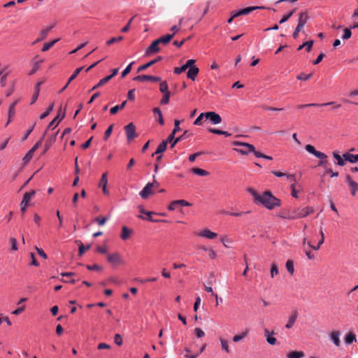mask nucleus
I'll return each instance as SVG.
<instances>
[{
    "label": "nucleus",
    "mask_w": 358,
    "mask_h": 358,
    "mask_svg": "<svg viewBox=\"0 0 358 358\" xmlns=\"http://www.w3.org/2000/svg\"><path fill=\"white\" fill-rule=\"evenodd\" d=\"M257 203L262 204L269 210L280 205V200L275 198L269 191H266L262 195H260Z\"/></svg>",
    "instance_id": "f257e3e1"
},
{
    "label": "nucleus",
    "mask_w": 358,
    "mask_h": 358,
    "mask_svg": "<svg viewBox=\"0 0 358 358\" xmlns=\"http://www.w3.org/2000/svg\"><path fill=\"white\" fill-rule=\"evenodd\" d=\"M234 144L241 147V148H234V150L241 155H248L250 152L255 154V152H257L255 150V146L250 143L235 141L234 142Z\"/></svg>",
    "instance_id": "f03ea898"
},
{
    "label": "nucleus",
    "mask_w": 358,
    "mask_h": 358,
    "mask_svg": "<svg viewBox=\"0 0 358 358\" xmlns=\"http://www.w3.org/2000/svg\"><path fill=\"white\" fill-rule=\"evenodd\" d=\"M294 216H287V217L289 218H301L304 217L309 215L310 213H312L314 212V209L312 207H306L303 208H299L297 210H294Z\"/></svg>",
    "instance_id": "7ed1b4c3"
},
{
    "label": "nucleus",
    "mask_w": 358,
    "mask_h": 358,
    "mask_svg": "<svg viewBox=\"0 0 358 358\" xmlns=\"http://www.w3.org/2000/svg\"><path fill=\"white\" fill-rule=\"evenodd\" d=\"M124 129L126 132L127 139L128 141L130 142L132 140H134L136 137H137V134L136 133V127L132 122H130L129 124L126 125Z\"/></svg>",
    "instance_id": "20e7f679"
},
{
    "label": "nucleus",
    "mask_w": 358,
    "mask_h": 358,
    "mask_svg": "<svg viewBox=\"0 0 358 358\" xmlns=\"http://www.w3.org/2000/svg\"><path fill=\"white\" fill-rule=\"evenodd\" d=\"M305 149L307 152L313 155L315 157L320 159V160L326 159L327 157V156L324 153L316 150L315 147L312 145H310V144L306 145L305 146Z\"/></svg>",
    "instance_id": "39448f33"
},
{
    "label": "nucleus",
    "mask_w": 358,
    "mask_h": 358,
    "mask_svg": "<svg viewBox=\"0 0 358 358\" xmlns=\"http://www.w3.org/2000/svg\"><path fill=\"white\" fill-rule=\"evenodd\" d=\"M205 118L209 120L213 124H218L222 122L220 115L213 111L205 113Z\"/></svg>",
    "instance_id": "423d86ee"
},
{
    "label": "nucleus",
    "mask_w": 358,
    "mask_h": 358,
    "mask_svg": "<svg viewBox=\"0 0 358 358\" xmlns=\"http://www.w3.org/2000/svg\"><path fill=\"white\" fill-rule=\"evenodd\" d=\"M135 81L143 82V81H152V82H159L161 78L158 76H148V75H140L133 79Z\"/></svg>",
    "instance_id": "0eeeda50"
},
{
    "label": "nucleus",
    "mask_w": 358,
    "mask_h": 358,
    "mask_svg": "<svg viewBox=\"0 0 358 358\" xmlns=\"http://www.w3.org/2000/svg\"><path fill=\"white\" fill-rule=\"evenodd\" d=\"M108 262L113 265L122 264H123V260L120 257V254L117 252H115L110 255H108L107 257Z\"/></svg>",
    "instance_id": "6e6552de"
},
{
    "label": "nucleus",
    "mask_w": 358,
    "mask_h": 358,
    "mask_svg": "<svg viewBox=\"0 0 358 358\" xmlns=\"http://www.w3.org/2000/svg\"><path fill=\"white\" fill-rule=\"evenodd\" d=\"M160 50L159 44L155 40L145 50V55L149 56L154 53L158 52Z\"/></svg>",
    "instance_id": "1a4fd4ad"
},
{
    "label": "nucleus",
    "mask_w": 358,
    "mask_h": 358,
    "mask_svg": "<svg viewBox=\"0 0 358 358\" xmlns=\"http://www.w3.org/2000/svg\"><path fill=\"white\" fill-rule=\"evenodd\" d=\"M345 180L348 182L349 186L350 187L351 194L352 196H355L357 192L358 191V183L354 181L352 177L349 175L346 176Z\"/></svg>",
    "instance_id": "9d476101"
},
{
    "label": "nucleus",
    "mask_w": 358,
    "mask_h": 358,
    "mask_svg": "<svg viewBox=\"0 0 358 358\" xmlns=\"http://www.w3.org/2000/svg\"><path fill=\"white\" fill-rule=\"evenodd\" d=\"M153 185L147 184L143 189L140 192L139 195L144 199L148 198V196L153 194Z\"/></svg>",
    "instance_id": "9b49d317"
},
{
    "label": "nucleus",
    "mask_w": 358,
    "mask_h": 358,
    "mask_svg": "<svg viewBox=\"0 0 358 358\" xmlns=\"http://www.w3.org/2000/svg\"><path fill=\"white\" fill-rule=\"evenodd\" d=\"M65 113H63L62 115L61 116L60 113L57 115V117H55L48 124L47 129H54L58 124L60 122V121L64 117Z\"/></svg>",
    "instance_id": "f8f14e48"
},
{
    "label": "nucleus",
    "mask_w": 358,
    "mask_h": 358,
    "mask_svg": "<svg viewBox=\"0 0 358 358\" xmlns=\"http://www.w3.org/2000/svg\"><path fill=\"white\" fill-rule=\"evenodd\" d=\"M162 59V57L158 56L156 59H152V60L150 61L149 62L146 63L145 64L139 66L137 70V72H141V71H143L147 69L148 68L150 67L151 66L154 65L155 64L161 61Z\"/></svg>",
    "instance_id": "ddd939ff"
},
{
    "label": "nucleus",
    "mask_w": 358,
    "mask_h": 358,
    "mask_svg": "<svg viewBox=\"0 0 358 358\" xmlns=\"http://www.w3.org/2000/svg\"><path fill=\"white\" fill-rule=\"evenodd\" d=\"M173 36H174V33L169 34L161 36L156 41L159 43V45L162 44L164 45H166L171 41V39L173 38Z\"/></svg>",
    "instance_id": "4468645a"
},
{
    "label": "nucleus",
    "mask_w": 358,
    "mask_h": 358,
    "mask_svg": "<svg viewBox=\"0 0 358 358\" xmlns=\"http://www.w3.org/2000/svg\"><path fill=\"white\" fill-rule=\"evenodd\" d=\"M309 19V16L307 12H301L299 13V17L298 20V24L299 26L303 28L306 23Z\"/></svg>",
    "instance_id": "2eb2a0df"
},
{
    "label": "nucleus",
    "mask_w": 358,
    "mask_h": 358,
    "mask_svg": "<svg viewBox=\"0 0 358 358\" xmlns=\"http://www.w3.org/2000/svg\"><path fill=\"white\" fill-rule=\"evenodd\" d=\"M264 6H250L248 8H245L241 10H238L240 16L245 15L250 13L251 12L256 10L257 9H264Z\"/></svg>",
    "instance_id": "dca6fc26"
},
{
    "label": "nucleus",
    "mask_w": 358,
    "mask_h": 358,
    "mask_svg": "<svg viewBox=\"0 0 358 358\" xmlns=\"http://www.w3.org/2000/svg\"><path fill=\"white\" fill-rule=\"evenodd\" d=\"M273 334H274L273 331L270 332L268 329H264V336L266 338V341L270 345H275L276 342H277L276 338L273 336Z\"/></svg>",
    "instance_id": "f3484780"
},
{
    "label": "nucleus",
    "mask_w": 358,
    "mask_h": 358,
    "mask_svg": "<svg viewBox=\"0 0 358 358\" xmlns=\"http://www.w3.org/2000/svg\"><path fill=\"white\" fill-rule=\"evenodd\" d=\"M168 143H170L169 141H168V138L166 139V141H163L157 147L156 151L155 153L152 154V157L155 155H159L162 152H164L166 150V148H167V145H168Z\"/></svg>",
    "instance_id": "a211bd4d"
},
{
    "label": "nucleus",
    "mask_w": 358,
    "mask_h": 358,
    "mask_svg": "<svg viewBox=\"0 0 358 358\" xmlns=\"http://www.w3.org/2000/svg\"><path fill=\"white\" fill-rule=\"evenodd\" d=\"M199 72V69L196 66H193L189 69V71H187V76L189 79H191L192 80H194L196 76L198 75Z\"/></svg>",
    "instance_id": "6ab92c4d"
},
{
    "label": "nucleus",
    "mask_w": 358,
    "mask_h": 358,
    "mask_svg": "<svg viewBox=\"0 0 358 358\" xmlns=\"http://www.w3.org/2000/svg\"><path fill=\"white\" fill-rule=\"evenodd\" d=\"M199 235L207 238L208 239H213L217 236V234L215 232L210 231L209 229H204L199 232Z\"/></svg>",
    "instance_id": "aec40b11"
},
{
    "label": "nucleus",
    "mask_w": 358,
    "mask_h": 358,
    "mask_svg": "<svg viewBox=\"0 0 358 358\" xmlns=\"http://www.w3.org/2000/svg\"><path fill=\"white\" fill-rule=\"evenodd\" d=\"M343 157L345 161L349 162L350 163L358 162V155H352V154L346 152L343 155Z\"/></svg>",
    "instance_id": "412c9836"
},
{
    "label": "nucleus",
    "mask_w": 358,
    "mask_h": 358,
    "mask_svg": "<svg viewBox=\"0 0 358 358\" xmlns=\"http://www.w3.org/2000/svg\"><path fill=\"white\" fill-rule=\"evenodd\" d=\"M152 214H156V213L152 211H148L146 213V215H147L146 217H143L141 215H138V217H139L142 220H148L150 222H167V220H154V219H152L151 217V215Z\"/></svg>",
    "instance_id": "4be33fe9"
},
{
    "label": "nucleus",
    "mask_w": 358,
    "mask_h": 358,
    "mask_svg": "<svg viewBox=\"0 0 358 358\" xmlns=\"http://www.w3.org/2000/svg\"><path fill=\"white\" fill-rule=\"evenodd\" d=\"M180 122L178 120H176L174 121V129L172 131L171 134L168 137V141H169L170 143L172 142V141L174 139V136L176 133L180 131Z\"/></svg>",
    "instance_id": "5701e85b"
},
{
    "label": "nucleus",
    "mask_w": 358,
    "mask_h": 358,
    "mask_svg": "<svg viewBox=\"0 0 358 358\" xmlns=\"http://www.w3.org/2000/svg\"><path fill=\"white\" fill-rule=\"evenodd\" d=\"M298 317V313L296 311H294L292 315L289 316L288 322L285 325L287 329H290L294 324V322Z\"/></svg>",
    "instance_id": "b1692460"
},
{
    "label": "nucleus",
    "mask_w": 358,
    "mask_h": 358,
    "mask_svg": "<svg viewBox=\"0 0 358 358\" xmlns=\"http://www.w3.org/2000/svg\"><path fill=\"white\" fill-rule=\"evenodd\" d=\"M132 233V230L127 227L126 226L122 227L120 237L122 240H127Z\"/></svg>",
    "instance_id": "393cba45"
},
{
    "label": "nucleus",
    "mask_w": 358,
    "mask_h": 358,
    "mask_svg": "<svg viewBox=\"0 0 358 358\" xmlns=\"http://www.w3.org/2000/svg\"><path fill=\"white\" fill-rule=\"evenodd\" d=\"M17 103V101H14L13 103H11L9 106V109H8V122L6 123V125L8 124V123L10 122V121L11 120V119L13 118V117L15 115V106L16 104Z\"/></svg>",
    "instance_id": "a878e982"
},
{
    "label": "nucleus",
    "mask_w": 358,
    "mask_h": 358,
    "mask_svg": "<svg viewBox=\"0 0 358 358\" xmlns=\"http://www.w3.org/2000/svg\"><path fill=\"white\" fill-rule=\"evenodd\" d=\"M313 43H314L313 41H312V40L308 41L303 43V44L300 45L298 47L297 50L299 51V50H302L303 48H306V50L307 52H310L311 50Z\"/></svg>",
    "instance_id": "bb28decb"
},
{
    "label": "nucleus",
    "mask_w": 358,
    "mask_h": 358,
    "mask_svg": "<svg viewBox=\"0 0 358 358\" xmlns=\"http://www.w3.org/2000/svg\"><path fill=\"white\" fill-rule=\"evenodd\" d=\"M35 194H36L35 190H31L30 192H26L24 194L23 199L22 201V203H24V204L29 203V201L35 195Z\"/></svg>",
    "instance_id": "cd10ccee"
},
{
    "label": "nucleus",
    "mask_w": 358,
    "mask_h": 358,
    "mask_svg": "<svg viewBox=\"0 0 358 358\" xmlns=\"http://www.w3.org/2000/svg\"><path fill=\"white\" fill-rule=\"evenodd\" d=\"M188 136V131H185L181 136L179 137L175 138L172 141L171 148H173L177 143L179 141H181L182 140H185Z\"/></svg>",
    "instance_id": "c85d7f7f"
},
{
    "label": "nucleus",
    "mask_w": 358,
    "mask_h": 358,
    "mask_svg": "<svg viewBox=\"0 0 358 358\" xmlns=\"http://www.w3.org/2000/svg\"><path fill=\"white\" fill-rule=\"evenodd\" d=\"M305 356L302 351H292L287 355V358H302Z\"/></svg>",
    "instance_id": "c756f323"
},
{
    "label": "nucleus",
    "mask_w": 358,
    "mask_h": 358,
    "mask_svg": "<svg viewBox=\"0 0 358 358\" xmlns=\"http://www.w3.org/2000/svg\"><path fill=\"white\" fill-rule=\"evenodd\" d=\"M334 102L333 101H331V102H328V103H321V104H319V103H308V104H304V105H299L298 106V108H306V107H310V106H328V105H332L334 104Z\"/></svg>",
    "instance_id": "7c9ffc66"
},
{
    "label": "nucleus",
    "mask_w": 358,
    "mask_h": 358,
    "mask_svg": "<svg viewBox=\"0 0 358 358\" xmlns=\"http://www.w3.org/2000/svg\"><path fill=\"white\" fill-rule=\"evenodd\" d=\"M153 113L155 115H157V117H159L158 118L159 123L161 125H163L164 124V119H163V116H162V113L161 110L159 108H155L153 109Z\"/></svg>",
    "instance_id": "2f4dec72"
},
{
    "label": "nucleus",
    "mask_w": 358,
    "mask_h": 358,
    "mask_svg": "<svg viewBox=\"0 0 358 358\" xmlns=\"http://www.w3.org/2000/svg\"><path fill=\"white\" fill-rule=\"evenodd\" d=\"M191 171L193 173L201 176H206L209 174L208 171L197 167L192 168Z\"/></svg>",
    "instance_id": "473e14b6"
},
{
    "label": "nucleus",
    "mask_w": 358,
    "mask_h": 358,
    "mask_svg": "<svg viewBox=\"0 0 358 358\" xmlns=\"http://www.w3.org/2000/svg\"><path fill=\"white\" fill-rule=\"evenodd\" d=\"M331 338L336 346L340 345L339 333L338 331H333L331 333Z\"/></svg>",
    "instance_id": "72a5a7b5"
},
{
    "label": "nucleus",
    "mask_w": 358,
    "mask_h": 358,
    "mask_svg": "<svg viewBox=\"0 0 358 358\" xmlns=\"http://www.w3.org/2000/svg\"><path fill=\"white\" fill-rule=\"evenodd\" d=\"M54 27V25H51V26H49L43 29H42L41 31H40V34H39V36H40V39H43L44 40L47 35L48 34L49 31Z\"/></svg>",
    "instance_id": "f704fd0d"
},
{
    "label": "nucleus",
    "mask_w": 358,
    "mask_h": 358,
    "mask_svg": "<svg viewBox=\"0 0 358 358\" xmlns=\"http://www.w3.org/2000/svg\"><path fill=\"white\" fill-rule=\"evenodd\" d=\"M356 341V336L355 334L353 333H348L345 338V342L347 344H351L353 341Z\"/></svg>",
    "instance_id": "c9c22d12"
},
{
    "label": "nucleus",
    "mask_w": 358,
    "mask_h": 358,
    "mask_svg": "<svg viewBox=\"0 0 358 358\" xmlns=\"http://www.w3.org/2000/svg\"><path fill=\"white\" fill-rule=\"evenodd\" d=\"M34 152L33 150H29V151L26 154V155L22 159V162L24 165L28 164L31 158L33 157Z\"/></svg>",
    "instance_id": "e433bc0d"
},
{
    "label": "nucleus",
    "mask_w": 358,
    "mask_h": 358,
    "mask_svg": "<svg viewBox=\"0 0 358 358\" xmlns=\"http://www.w3.org/2000/svg\"><path fill=\"white\" fill-rule=\"evenodd\" d=\"M248 332L249 331L247 329L245 331L242 332L241 334L234 336L233 337V341L236 343L240 341L241 340L247 336Z\"/></svg>",
    "instance_id": "4c0bfd02"
},
{
    "label": "nucleus",
    "mask_w": 358,
    "mask_h": 358,
    "mask_svg": "<svg viewBox=\"0 0 358 358\" xmlns=\"http://www.w3.org/2000/svg\"><path fill=\"white\" fill-rule=\"evenodd\" d=\"M159 91L163 94L170 93L169 87L166 81H162L159 84Z\"/></svg>",
    "instance_id": "58836bf2"
},
{
    "label": "nucleus",
    "mask_w": 358,
    "mask_h": 358,
    "mask_svg": "<svg viewBox=\"0 0 358 358\" xmlns=\"http://www.w3.org/2000/svg\"><path fill=\"white\" fill-rule=\"evenodd\" d=\"M286 268L287 271L291 274L293 275L294 272V262L292 260H287L286 262Z\"/></svg>",
    "instance_id": "ea45409f"
},
{
    "label": "nucleus",
    "mask_w": 358,
    "mask_h": 358,
    "mask_svg": "<svg viewBox=\"0 0 358 358\" xmlns=\"http://www.w3.org/2000/svg\"><path fill=\"white\" fill-rule=\"evenodd\" d=\"M247 192L253 196L255 202L257 203V200L259 199L260 195L257 192V191L252 187H248L247 189Z\"/></svg>",
    "instance_id": "a19ab883"
},
{
    "label": "nucleus",
    "mask_w": 358,
    "mask_h": 358,
    "mask_svg": "<svg viewBox=\"0 0 358 358\" xmlns=\"http://www.w3.org/2000/svg\"><path fill=\"white\" fill-rule=\"evenodd\" d=\"M57 41H59V39L53 40L52 41H50L49 43H45L43 45V47L42 48L43 52H45L48 50L50 48H51Z\"/></svg>",
    "instance_id": "79ce46f5"
},
{
    "label": "nucleus",
    "mask_w": 358,
    "mask_h": 358,
    "mask_svg": "<svg viewBox=\"0 0 358 358\" xmlns=\"http://www.w3.org/2000/svg\"><path fill=\"white\" fill-rule=\"evenodd\" d=\"M334 157L337 160V164L339 166H344L345 164V160L343 157L340 156L337 152H333Z\"/></svg>",
    "instance_id": "37998d69"
},
{
    "label": "nucleus",
    "mask_w": 358,
    "mask_h": 358,
    "mask_svg": "<svg viewBox=\"0 0 358 358\" xmlns=\"http://www.w3.org/2000/svg\"><path fill=\"white\" fill-rule=\"evenodd\" d=\"M220 341L221 343L222 349L224 350L227 353H229L230 350L228 345V341L222 338H220Z\"/></svg>",
    "instance_id": "c03bdc74"
},
{
    "label": "nucleus",
    "mask_w": 358,
    "mask_h": 358,
    "mask_svg": "<svg viewBox=\"0 0 358 358\" xmlns=\"http://www.w3.org/2000/svg\"><path fill=\"white\" fill-rule=\"evenodd\" d=\"M295 9L289 11L287 15H285L282 19L280 20L279 23L280 24H282L285 22H287L292 15L293 14L295 13Z\"/></svg>",
    "instance_id": "a18cd8bd"
},
{
    "label": "nucleus",
    "mask_w": 358,
    "mask_h": 358,
    "mask_svg": "<svg viewBox=\"0 0 358 358\" xmlns=\"http://www.w3.org/2000/svg\"><path fill=\"white\" fill-rule=\"evenodd\" d=\"M312 73L305 74L304 73H301L297 76L296 78L300 80H308L312 77Z\"/></svg>",
    "instance_id": "49530a36"
},
{
    "label": "nucleus",
    "mask_w": 358,
    "mask_h": 358,
    "mask_svg": "<svg viewBox=\"0 0 358 358\" xmlns=\"http://www.w3.org/2000/svg\"><path fill=\"white\" fill-rule=\"evenodd\" d=\"M83 69V67H80V68H78L76 69V71H74V73L71 75V76L70 78H69V84H70V83L81 72V71Z\"/></svg>",
    "instance_id": "de8ad7c7"
},
{
    "label": "nucleus",
    "mask_w": 358,
    "mask_h": 358,
    "mask_svg": "<svg viewBox=\"0 0 358 358\" xmlns=\"http://www.w3.org/2000/svg\"><path fill=\"white\" fill-rule=\"evenodd\" d=\"M287 216H294V212H282L279 217L283 218V219H288V220H295L296 218H289L287 217Z\"/></svg>",
    "instance_id": "09e8293b"
},
{
    "label": "nucleus",
    "mask_w": 358,
    "mask_h": 358,
    "mask_svg": "<svg viewBox=\"0 0 358 358\" xmlns=\"http://www.w3.org/2000/svg\"><path fill=\"white\" fill-rule=\"evenodd\" d=\"M42 62V59L34 61V67L32 70L30 71L29 75L34 74L38 69V67Z\"/></svg>",
    "instance_id": "8fccbe9b"
},
{
    "label": "nucleus",
    "mask_w": 358,
    "mask_h": 358,
    "mask_svg": "<svg viewBox=\"0 0 358 358\" xmlns=\"http://www.w3.org/2000/svg\"><path fill=\"white\" fill-rule=\"evenodd\" d=\"M108 184V178H107V173H104L101 176V178L99 182V186H107Z\"/></svg>",
    "instance_id": "3c124183"
},
{
    "label": "nucleus",
    "mask_w": 358,
    "mask_h": 358,
    "mask_svg": "<svg viewBox=\"0 0 358 358\" xmlns=\"http://www.w3.org/2000/svg\"><path fill=\"white\" fill-rule=\"evenodd\" d=\"M278 274V268L275 264H273L271 268V277L274 278Z\"/></svg>",
    "instance_id": "603ef678"
},
{
    "label": "nucleus",
    "mask_w": 358,
    "mask_h": 358,
    "mask_svg": "<svg viewBox=\"0 0 358 358\" xmlns=\"http://www.w3.org/2000/svg\"><path fill=\"white\" fill-rule=\"evenodd\" d=\"M123 40V36L113 37L108 40L106 43L108 45H110L114 43L119 42Z\"/></svg>",
    "instance_id": "864d4df0"
},
{
    "label": "nucleus",
    "mask_w": 358,
    "mask_h": 358,
    "mask_svg": "<svg viewBox=\"0 0 358 358\" xmlns=\"http://www.w3.org/2000/svg\"><path fill=\"white\" fill-rule=\"evenodd\" d=\"M53 107H54V105L53 103L51 104L46 110L45 112H44L43 114L41 115L40 116V119L41 120H43L44 118H45L50 113V112L53 109Z\"/></svg>",
    "instance_id": "5fc2aeb1"
},
{
    "label": "nucleus",
    "mask_w": 358,
    "mask_h": 358,
    "mask_svg": "<svg viewBox=\"0 0 358 358\" xmlns=\"http://www.w3.org/2000/svg\"><path fill=\"white\" fill-rule=\"evenodd\" d=\"M170 96H171L170 93L164 94V96L160 101V103L163 104V105L167 104L169 102Z\"/></svg>",
    "instance_id": "6e6d98bb"
},
{
    "label": "nucleus",
    "mask_w": 358,
    "mask_h": 358,
    "mask_svg": "<svg viewBox=\"0 0 358 358\" xmlns=\"http://www.w3.org/2000/svg\"><path fill=\"white\" fill-rule=\"evenodd\" d=\"M343 31H344V34L342 36V38L344 40L349 39L352 36V32L350 31V29L345 28Z\"/></svg>",
    "instance_id": "4d7b16f0"
},
{
    "label": "nucleus",
    "mask_w": 358,
    "mask_h": 358,
    "mask_svg": "<svg viewBox=\"0 0 358 358\" xmlns=\"http://www.w3.org/2000/svg\"><path fill=\"white\" fill-rule=\"evenodd\" d=\"M205 117V113H201L194 122L195 125H201L202 124V120Z\"/></svg>",
    "instance_id": "13d9d810"
},
{
    "label": "nucleus",
    "mask_w": 358,
    "mask_h": 358,
    "mask_svg": "<svg viewBox=\"0 0 358 358\" xmlns=\"http://www.w3.org/2000/svg\"><path fill=\"white\" fill-rule=\"evenodd\" d=\"M9 242L10 243V245H11V250H17V240L16 238H10L9 239Z\"/></svg>",
    "instance_id": "bf43d9fd"
},
{
    "label": "nucleus",
    "mask_w": 358,
    "mask_h": 358,
    "mask_svg": "<svg viewBox=\"0 0 358 358\" xmlns=\"http://www.w3.org/2000/svg\"><path fill=\"white\" fill-rule=\"evenodd\" d=\"M134 64V62L130 63L122 72V77H125L127 74H129L131 70V66Z\"/></svg>",
    "instance_id": "052dcab7"
},
{
    "label": "nucleus",
    "mask_w": 358,
    "mask_h": 358,
    "mask_svg": "<svg viewBox=\"0 0 358 358\" xmlns=\"http://www.w3.org/2000/svg\"><path fill=\"white\" fill-rule=\"evenodd\" d=\"M194 332L197 338H201L205 336L204 331L200 328H195Z\"/></svg>",
    "instance_id": "680f3d73"
},
{
    "label": "nucleus",
    "mask_w": 358,
    "mask_h": 358,
    "mask_svg": "<svg viewBox=\"0 0 358 358\" xmlns=\"http://www.w3.org/2000/svg\"><path fill=\"white\" fill-rule=\"evenodd\" d=\"M110 80V78L105 77L99 80V82L95 85V87H100L107 83Z\"/></svg>",
    "instance_id": "e2e57ef3"
},
{
    "label": "nucleus",
    "mask_w": 358,
    "mask_h": 358,
    "mask_svg": "<svg viewBox=\"0 0 358 358\" xmlns=\"http://www.w3.org/2000/svg\"><path fill=\"white\" fill-rule=\"evenodd\" d=\"M255 155L257 157H262V158H264V159H269V160H272L273 158L271 157V156H268V155H266L259 151L257 152H255Z\"/></svg>",
    "instance_id": "0e129e2a"
},
{
    "label": "nucleus",
    "mask_w": 358,
    "mask_h": 358,
    "mask_svg": "<svg viewBox=\"0 0 358 358\" xmlns=\"http://www.w3.org/2000/svg\"><path fill=\"white\" fill-rule=\"evenodd\" d=\"M114 342L119 346L122 344V338L120 334H117L115 335Z\"/></svg>",
    "instance_id": "69168bd1"
},
{
    "label": "nucleus",
    "mask_w": 358,
    "mask_h": 358,
    "mask_svg": "<svg viewBox=\"0 0 358 358\" xmlns=\"http://www.w3.org/2000/svg\"><path fill=\"white\" fill-rule=\"evenodd\" d=\"M94 220H95V222H96L99 224V225L102 226V225L105 224L106 222L107 221V218L97 217L95 218Z\"/></svg>",
    "instance_id": "338daca9"
},
{
    "label": "nucleus",
    "mask_w": 358,
    "mask_h": 358,
    "mask_svg": "<svg viewBox=\"0 0 358 358\" xmlns=\"http://www.w3.org/2000/svg\"><path fill=\"white\" fill-rule=\"evenodd\" d=\"M187 70V68L185 67V65L182 66L181 67H176L174 69V71L173 72L176 73V74H180L182 72H184L185 71Z\"/></svg>",
    "instance_id": "774afa93"
}]
</instances>
